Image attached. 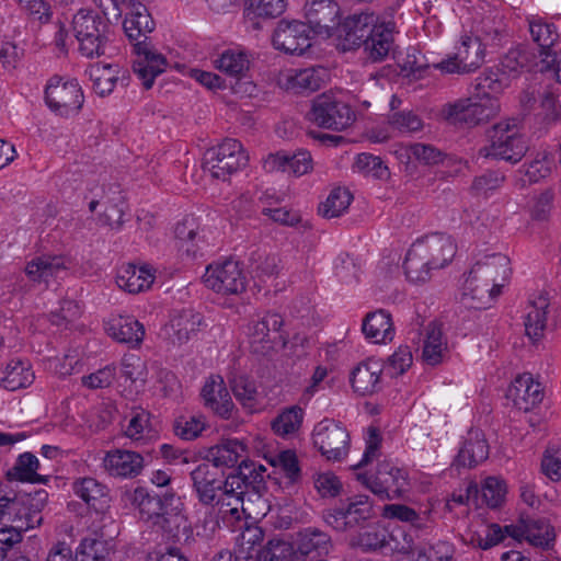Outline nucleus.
Here are the masks:
<instances>
[{
  "label": "nucleus",
  "instance_id": "nucleus-40",
  "mask_svg": "<svg viewBox=\"0 0 561 561\" xmlns=\"http://www.w3.org/2000/svg\"><path fill=\"white\" fill-rule=\"evenodd\" d=\"M393 154L400 163L407 167L416 164H436L442 160V153L432 146L415 144L412 146L398 145Z\"/></svg>",
  "mask_w": 561,
  "mask_h": 561
},
{
  "label": "nucleus",
  "instance_id": "nucleus-28",
  "mask_svg": "<svg viewBox=\"0 0 561 561\" xmlns=\"http://www.w3.org/2000/svg\"><path fill=\"white\" fill-rule=\"evenodd\" d=\"M103 467L110 476L134 478L144 468V457L133 450L113 449L105 454Z\"/></svg>",
  "mask_w": 561,
  "mask_h": 561
},
{
  "label": "nucleus",
  "instance_id": "nucleus-53",
  "mask_svg": "<svg viewBox=\"0 0 561 561\" xmlns=\"http://www.w3.org/2000/svg\"><path fill=\"white\" fill-rule=\"evenodd\" d=\"M351 192L343 187H336L330 192L324 202L319 206V213L325 218H334L343 215L352 203Z\"/></svg>",
  "mask_w": 561,
  "mask_h": 561
},
{
  "label": "nucleus",
  "instance_id": "nucleus-32",
  "mask_svg": "<svg viewBox=\"0 0 561 561\" xmlns=\"http://www.w3.org/2000/svg\"><path fill=\"white\" fill-rule=\"evenodd\" d=\"M419 242L434 271L448 266L457 252L456 243L449 236L432 234Z\"/></svg>",
  "mask_w": 561,
  "mask_h": 561
},
{
  "label": "nucleus",
  "instance_id": "nucleus-38",
  "mask_svg": "<svg viewBox=\"0 0 561 561\" xmlns=\"http://www.w3.org/2000/svg\"><path fill=\"white\" fill-rule=\"evenodd\" d=\"M13 522L16 525H7L0 528V561H3L8 552L22 541L24 533L42 524V517L38 513H32L24 519L19 518Z\"/></svg>",
  "mask_w": 561,
  "mask_h": 561
},
{
  "label": "nucleus",
  "instance_id": "nucleus-19",
  "mask_svg": "<svg viewBox=\"0 0 561 561\" xmlns=\"http://www.w3.org/2000/svg\"><path fill=\"white\" fill-rule=\"evenodd\" d=\"M168 67L165 56L154 46L146 42L135 45V59L133 69L146 89H150L158 76Z\"/></svg>",
  "mask_w": 561,
  "mask_h": 561
},
{
  "label": "nucleus",
  "instance_id": "nucleus-9",
  "mask_svg": "<svg viewBox=\"0 0 561 561\" xmlns=\"http://www.w3.org/2000/svg\"><path fill=\"white\" fill-rule=\"evenodd\" d=\"M490 146L485 156L510 162L519 161L526 152V144L520 134L518 122L507 119L496 124L490 133Z\"/></svg>",
  "mask_w": 561,
  "mask_h": 561
},
{
  "label": "nucleus",
  "instance_id": "nucleus-57",
  "mask_svg": "<svg viewBox=\"0 0 561 561\" xmlns=\"http://www.w3.org/2000/svg\"><path fill=\"white\" fill-rule=\"evenodd\" d=\"M207 427V420L203 414H187L179 416L174 422V433L184 440L197 438Z\"/></svg>",
  "mask_w": 561,
  "mask_h": 561
},
{
  "label": "nucleus",
  "instance_id": "nucleus-17",
  "mask_svg": "<svg viewBox=\"0 0 561 561\" xmlns=\"http://www.w3.org/2000/svg\"><path fill=\"white\" fill-rule=\"evenodd\" d=\"M543 396L541 383L530 373L517 375L505 393L506 400L523 412L535 410L541 403Z\"/></svg>",
  "mask_w": 561,
  "mask_h": 561
},
{
  "label": "nucleus",
  "instance_id": "nucleus-36",
  "mask_svg": "<svg viewBox=\"0 0 561 561\" xmlns=\"http://www.w3.org/2000/svg\"><path fill=\"white\" fill-rule=\"evenodd\" d=\"M207 458L210 465L220 468H233L248 459V446L240 439L231 438L211 447Z\"/></svg>",
  "mask_w": 561,
  "mask_h": 561
},
{
  "label": "nucleus",
  "instance_id": "nucleus-24",
  "mask_svg": "<svg viewBox=\"0 0 561 561\" xmlns=\"http://www.w3.org/2000/svg\"><path fill=\"white\" fill-rule=\"evenodd\" d=\"M506 534L517 541L526 540L541 548L549 547L556 539L554 529L542 520L520 519L516 524L505 526Z\"/></svg>",
  "mask_w": 561,
  "mask_h": 561
},
{
  "label": "nucleus",
  "instance_id": "nucleus-15",
  "mask_svg": "<svg viewBox=\"0 0 561 561\" xmlns=\"http://www.w3.org/2000/svg\"><path fill=\"white\" fill-rule=\"evenodd\" d=\"M358 479L376 495L381 499H394L408 490V478L404 470L390 462L378 466L375 474H359Z\"/></svg>",
  "mask_w": 561,
  "mask_h": 561
},
{
  "label": "nucleus",
  "instance_id": "nucleus-4",
  "mask_svg": "<svg viewBox=\"0 0 561 561\" xmlns=\"http://www.w3.org/2000/svg\"><path fill=\"white\" fill-rule=\"evenodd\" d=\"M44 103L55 116L72 118L82 111L85 95L78 79L54 75L45 83Z\"/></svg>",
  "mask_w": 561,
  "mask_h": 561
},
{
  "label": "nucleus",
  "instance_id": "nucleus-20",
  "mask_svg": "<svg viewBox=\"0 0 561 561\" xmlns=\"http://www.w3.org/2000/svg\"><path fill=\"white\" fill-rule=\"evenodd\" d=\"M156 277V268L148 263H124L116 268L115 284L121 290L136 295L150 290Z\"/></svg>",
  "mask_w": 561,
  "mask_h": 561
},
{
  "label": "nucleus",
  "instance_id": "nucleus-49",
  "mask_svg": "<svg viewBox=\"0 0 561 561\" xmlns=\"http://www.w3.org/2000/svg\"><path fill=\"white\" fill-rule=\"evenodd\" d=\"M66 260L61 256H41L32 260L25 266V273L31 280H48L66 270Z\"/></svg>",
  "mask_w": 561,
  "mask_h": 561
},
{
  "label": "nucleus",
  "instance_id": "nucleus-63",
  "mask_svg": "<svg viewBox=\"0 0 561 561\" xmlns=\"http://www.w3.org/2000/svg\"><path fill=\"white\" fill-rule=\"evenodd\" d=\"M530 34L535 42L542 48V55L545 51H549L548 48L553 45L558 34L552 24L546 23L541 18H531L529 20Z\"/></svg>",
  "mask_w": 561,
  "mask_h": 561
},
{
  "label": "nucleus",
  "instance_id": "nucleus-58",
  "mask_svg": "<svg viewBox=\"0 0 561 561\" xmlns=\"http://www.w3.org/2000/svg\"><path fill=\"white\" fill-rule=\"evenodd\" d=\"M181 508V499L174 494L165 495L162 501L154 497V504L145 503L138 507L140 515L148 519L160 515L178 516Z\"/></svg>",
  "mask_w": 561,
  "mask_h": 561
},
{
  "label": "nucleus",
  "instance_id": "nucleus-13",
  "mask_svg": "<svg viewBox=\"0 0 561 561\" xmlns=\"http://www.w3.org/2000/svg\"><path fill=\"white\" fill-rule=\"evenodd\" d=\"M377 18L371 13H360L348 16L344 20L339 18L332 34L325 39L343 51L353 50L359 47L367 37Z\"/></svg>",
  "mask_w": 561,
  "mask_h": 561
},
{
  "label": "nucleus",
  "instance_id": "nucleus-46",
  "mask_svg": "<svg viewBox=\"0 0 561 561\" xmlns=\"http://www.w3.org/2000/svg\"><path fill=\"white\" fill-rule=\"evenodd\" d=\"M305 419V410L298 405L283 409L271 422V428L279 437L296 435L301 428Z\"/></svg>",
  "mask_w": 561,
  "mask_h": 561
},
{
  "label": "nucleus",
  "instance_id": "nucleus-51",
  "mask_svg": "<svg viewBox=\"0 0 561 561\" xmlns=\"http://www.w3.org/2000/svg\"><path fill=\"white\" fill-rule=\"evenodd\" d=\"M231 389L237 401L249 412H257L262 409V399L253 380L245 376L236 377L231 382Z\"/></svg>",
  "mask_w": 561,
  "mask_h": 561
},
{
  "label": "nucleus",
  "instance_id": "nucleus-11",
  "mask_svg": "<svg viewBox=\"0 0 561 561\" xmlns=\"http://www.w3.org/2000/svg\"><path fill=\"white\" fill-rule=\"evenodd\" d=\"M283 319L277 313H266L248 325L247 335L252 351L264 356L284 348L286 341L280 331Z\"/></svg>",
  "mask_w": 561,
  "mask_h": 561
},
{
  "label": "nucleus",
  "instance_id": "nucleus-29",
  "mask_svg": "<svg viewBox=\"0 0 561 561\" xmlns=\"http://www.w3.org/2000/svg\"><path fill=\"white\" fill-rule=\"evenodd\" d=\"M394 24L390 21H378L374 23L365 42L364 50L374 62L383 60L393 48Z\"/></svg>",
  "mask_w": 561,
  "mask_h": 561
},
{
  "label": "nucleus",
  "instance_id": "nucleus-27",
  "mask_svg": "<svg viewBox=\"0 0 561 561\" xmlns=\"http://www.w3.org/2000/svg\"><path fill=\"white\" fill-rule=\"evenodd\" d=\"M371 515V504L368 496L357 495L350 499L347 506L328 512L325 522L336 530H344L347 526L367 519Z\"/></svg>",
  "mask_w": 561,
  "mask_h": 561
},
{
  "label": "nucleus",
  "instance_id": "nucleus-6",
  "mask_svg": "<svg viewBox=\"0 0 561 561\" xmlns=\"http://www.w3.org/2000/svg\"><path fill=\"white\" fill-rule=\"evenodd\" d=\"M307 118L319 127L341 131L351 127L356 116L342 92L329 91L313 99Z\"/></svg>",
  "mask_w": 561,
  "mask_h": 561
},
{
  "label": "nucleus",
  "instance_id": "nucleus-14",
  "mask_svg": "<svg viewBox=\"0 0 561 561\" xmlns=\"http://www.w3.org/2000/svg\"><path fill=\"white\" fill-rule=\"evenodd\" d=\"M206 287L221 295H238L245 288V276L240 264L228 260L207 266L203 276Z\"/></svg>",
  "mask_w": 561,
  "mask_h": 561
},
{
  "label": "nucleus",
  "instance_id": "nucleus-23",
  "mask_svg": "<svg viewBox=\"0 0 561 561\" xmlns=\"http://www.w3.org/2000/svg\"><path fill=\"white\" fill-rule=\"evenodd\" d=\"M550 301L546 291L534 293L528 300L524 316V327L527 337L540 342L545 337Z\"/></svg>",
  "mask_w": 561,
  "mask_h": 561
},
{
  "label": "nucleus",
  "instance_id": "nucleus-18",
  "mask_svg": "<svg viewBox=\"0 0 561 561\" xmlns=\"http://www.w3.org/2000/svg\"><path fill=\"white\" fill-rule=\"evenodd\" d=\"M302 13L313 35L321 39L332 34L341 16L340 7L334 0H306Z\"/></svg>",
  "mask_w": 561,
  "mask_h": 561
},
{
  "label": "nucleus",
  "instance_id": "nucleus-31",
  "mask_svg": "<svg viewBox=\"0 0 561 561\" xmlns=\"http://www.w3.org/2000/svg\"><path fill=\"white\" fill-rule=\"evenodd\" d=\"M122 13H124L123 27L130 39H138L154 30V22L147 7L139 1L127 0Z\"/></svg>",
  "mask_w": 561,
  "mask_h": 561
},
{
  "label": "nucleus",
  "instance_id": "nucleus-37",
  "mask_svg": "<svg viewBox=\"0 0 561 561\" xmlns=\"http://www.w3.org/2000/svg\"><path fill=\"white\" fill-rule=\"evenodd\" d=\"M35 380V373L28 360L11 359L0 368V387L16 391L30 387Z\"/></svg>",
  "mask_w": 561,
  "mask_h": 561
},
{
  "label": "nucleus",
  "instance_id": "nucleus-1",
  "mask_svg": "<svg viewBox=\"0 0 561 561\" xmlns=\"http://www.w3.org/2000/svg\"><path fill=\"white\" fill-rule=\"evenodd\" d=\"M266 469L263 465L252 460H243L238 471L232 472L222 480L218 468L209 462L197 466L191 473L193 488L198 500L204 504H211L217 500L224 518L242 522L243 517L259 519L268 512L266 501L254 494L256 501H244V490L248 484L260 482Z\"/></svg>",
  "mask_w": 561,
  "mask_h": 561
},
{
  "label": "nucleus",
  "instance_id": "nucleus-45",
  "mask_svg": "<svg viewBox=\"0 0 561 561\" xmlns=\"http://www.w3.org/2000/svg\"><path fill=\"white\" fill-rule=\"evenodd\" d=\"M265 460L286 484H294L300 479V466L295 450L285 449L276 455L265 456Z\"/></svg>",
  "mask_w": 561,
  "mask_h": 561
},
{
  "label": "nucleus",
  "instance_id": "nucleus-22",
  "mask_svg": "<svg viewBox=\"0 0 561 561\" xmlns=\"http://www.w3.org/2000/svg\"><path fill=\"white\" fill-rule=\"evenodd\" d=\"M201 398L204 407L220 417L229 419L234 409L230 392L220 375L209 376L202 389Z\"/></svg>",
  "mask_w": 561,
  "mask_h": 561
},
{
  "label": "nucleus",
  "instance_id": "nucleus-8",
  "mask_svg": "<svg viewBox=\"0 0 561 561\" xmlns=\"http://www.w3.org/2000/svg\"><path fill=\"white\" fill-rule=\"evenodd\" d=\"M485 39L465 33L455 47V53L434 64L443 73H469L477 70L484 61Z\"/></svg>",
  "mask_w": 561,
  "mask_h": 561
},
{
  "label": "nucleus",
  "instance_id": "nucleus-59",
  "mask_svg": "<svg viewBox=\"0 0 561 561\" xmlns=\"http://www.w3.org/2000/svg\"><path fill=\"white\" fill-rule=\"evenodd\" d=\"M181 508V499L174 494L165 495L162 501L154 497V504L145 503L138 507L140 515L148 519L160 515L178 516Z\"/></svg>",
  "mask_w": 561,
  "mask_h": 561
},
{
  "label": "nucleus",
  "instance_id": "nucleus-3",
  "mask_svg": "<svg viewBox=\"0 0 561 561\" xmlns=\"http://www.w3.org/2000/svg\"><path fill=\"white\" fill-rule=\"evenodd\" d=\"M510 83V75L504 70H489L477 84V92L468 99L459 100L446 108V116L455 123L478 124L493 117L500 106L497 94Z\"/></svg>",
  "mask_w": 561,
  "mask_h": 561
},
{
  "label": "nucleus",
  "instance_id": "nucleus-41",
  "mask_svg": "<svg viewBox=\"0 0 561 561\" xmlns=\"http://www.w3.org/2000/svg\"><path fill=\"white\" fill-rule=\"evenodd\" d=\"M213 65L218 71L229 77L241 78L250 68V58L243 49L232 47L218 54Z\"/></svg>",
  "mask_w": 561,
  "mask_h": 561
},
{
  "label": "nucleus",
  "instance_id": "nucleus-60",
  "mask_svg": "<svg viewBox=\"0 0 561 561\" xmlns=\"http://www.w3.org/2000/svg\"><path fill=\"white\" fill-rule=\"evenodd\" d=\"M125 434L128 438L134 440L144 438L153 439L158 436V433L151 430L150 415L145 410H136L133 412L125 428Z\"/></svg>",
  "mask_w": 561,
  "mask_h": 561
},
{
  "label": "nucleus",
  "instance_id": "nucleus-35",
  "mask_svg": "<svg viewBox=\"0 0 561 561\" xmlns=\"http://www.w3.org/2000/svg\"><path fill=\"white\" fill-rule=\"evenodd\" d=\"M179 248L186 253H194L197 248L207 244L210 232L193 216L185 217L174 228Z\"/></svg>",
  "mask_w": 561,
  "mask_h": 561
},
{
  "label": "nucleus",
  "instance_id": "nucleus-2",
  "mask_svg": "<svg viewBox=\"0 0 561 561\" xmlns=\"http://www.w3.org/2000/svg\"><path fill=\"white\" fill-rule=\"evenodd\" d=\"M511 273V261L505 254L492 253L479 259L461 282V302L478 309L490 307L507 286Z\"/></svg>",
  "mask_w": 561,
  "mask_h": 561
},
{
  "label": "nucleus",
  "instance_id": "nucleus-33",
  "mask_svg": "<svg viewBox=\"0 0 561 561\" xmlns=\"http://www.w3.org/2000/svg\"><path fill=\"white\" fill-rule=\"evenodd\" d=\"M423 124L419 116L410 112L394 113L389 121L380 127L369 131L368 137L374 142H383L397 134L419 131Z\"/></svg>",
  "mask_w": 561,
  "mask_h": 561
},
{
  "label": "nucleus",
  "instance_id": "nucleus-39",
  "mask_svg": "<svg viewBox=\"0 0 561 561\" xmlns=\"http://www.w3.org/2000/svg\"><path fill=\"white\" fill-rule=\"evenodd\" d=\"M123 73L117 64H93L88 69L94 92L104 98L110 95Z\"/></svg>",
  "mask_w": 561,
  "mask_h": 561
},
{
  "label": "nucleus",
  "instance_id": "nucleus-42",
  "mask_svg": "<svg viewBox=\"0 0 561 561\" xmlns=\"http://www.w3.org/2000/svg\"><path fill=\"white\" fill-rule=\"evenodd\" d=\"M427 262L424 250L417 240L411 245L404 259L403 268L407 278L412 283L428 280L434 268Z\"/></svg>",
  "mask_w": 561,
  "mask_h": 561
},
{
  "label": "nucleus",
  "instance_id": "nucleus-64",
  "mask_svg": "<svg viewBox=\"0 0 561 561\" xmlns=\"http://www.w3.org/2000/svg\"><path fill=\"white\" fill-rule=\"evenodd\" d=\"M81 383L88 389H102L113 385L117 386L116 366L107 365L95 371L84 375L81 378Z\"/></svg>",
  "mask_w": 561,
  "mask_h": 561
},
{
  "label": "nucleus",
  "instance_id": "nucleus-10",
  "mask_svg": "<svg viewBox=\"0 0 561 561\" xmlns=\"http://www.w3.org/2000/svg\"><path fill=\"white\" fill-rule=\"evenodd\" d=\"M313 447L329 461L342 460L350 450V434L339 422L324 419L318 422L311 433Z\"/></svg>",
  "mask_w": 561,
  "mask_h": 561
},
{
  "label": "nucleus",
  "instance_id": "nucleus-44",
  "mask_svg": "<svg viewBox=\"0 0 561 561\" xmlns=\"http://www.w3.org/2000/svg\"><path fill=\"white\" fill-rule=\"evenodd\" d=\"M287 9V0H245L244 16L255 27H260L259 20L275 19Z\"/></svg>",
  "mask_w": 561,
  "mask_h": 561
},
{
  "label": "nucleus",
  "instance_id": "nucleus-34",
  "mask_svg": "<svg viewBox=\"0 0 561 561\" xmlns=\"http://www.w3.org/2000/svg\"><path fill=\"white\" fill-rule=\"evenodd\" d=\"M489 457V445L484 434L479 430H471L465 438L454 466L473 468Z\"/></svg>",
  "mask_w": 561,
  "mask_h": 561
},
{
  "label": "nucleus",
  "instance_id": "nucleus-26",
  "mask_svg": "<svg viewBox=\"0 0 561 561\" xmlns=\"http://www.w3.org/2000/svg\"><path fill=\"white\" fill-rule=\"evenodd\" d=\"M117 389L125 396L139 393L146 381V364L137 355H125L116 369Z\"/></svg>",
  "mask_w": 561,
  "mask_h": 561
},
{
  "label": "nucleus",
  "instance_id": "nucleus-48",
  "mask_svg": "<svg viewBox=\"0 0 561 561\" xmlns=\"http://www.w3.org/2000/svg\"><path fill=\"white\" fill-rule=\"evenodd\" d=\"M504 534H506L505 528L502 529L496 524L477 522L470 526L466 536L472 546L489 549L501 542L504 539Z\"/></svg>",
  "mask_w": 561,
  "mask_h": 561
},
{
  "label": "nucleus",
  "instance_id": "nucleus-43",
  "mask_svg": "<svg viewBox=\"0 0 561 561\" xmlns=\"http://www.w3.org/2000/svg\"><path fill=\"white\" fill-rule=\"evenodd\" d=\"M73 492L94 510L107 507L110 499L107 489L93 478H82L73 483Z\"/></svg>",
  "mask_w": 561,
  "mask_h": 561
},
{
  "label": "nucleus",
  "instance_id": "nucleus-47",
  "mask_svg": "<svg viewBox=\"0 0 561 561\" xmlns=\"http://www.w3.org/2000/svg\"><path fill=\"white\" fill-rule=\"evenodd\" d=\"M448 352V343L437 324H430L423 344V359L432 366L443 362Z\"/></svg>",
  "mask_w": 561,
  "mask_h": 561
},
{
  "label": "nucleus",
  "instance_id": "nucleus-54",
  "mask_svg": "<svg viewBox=\"0 0 561 561\" xmlns=\"http://www.w3.org/2000/svg\"><path fill=\"white\" fill-rule=\"evenodd\" d=\"M554 167L551 151L540 149L525 168V182L535 183L548 176Z\"/></svg>",
  "mask_w": 561,
  "mask_h": 561
},
{
  "label": "nucleus",
  "instance_id": "nucleus-25",
  "mask_svg": "<svg viewBox=\"0 0 561 561\" xmlns=\"http://www.w3.org/2000/svg\"><path fill=\"white\" fill-rule=\"evenodd\" d=\"M362 333L370 344L386 345L396 335V327L391 313L385 309L368 312L362 321Z\"/></svg>",
  "mask_w": 561,
  "mask_h": 561
},
{
  "label": "nucleus",
  "instance_id": "nucleus-7",
  "mask_svg": "<svg viewBox=\"0 0 561 561\" xmlns=\"http://www.w3.org/2000/svg\"><path fill=\"white\" fill-rule=\"evenodd\" d=\"M249 154L237 139H225L209 148L204 156V169L213 178L227 180L233 173L244 169Z\"/></svg>",
  "mask_w": 561,
  "mask_h": 561
},
{
  "label": "nucleus",
  "instance_id": "nucleus-30",
  "mask_svg": "<svg viewBox=\"0 0 561 561\" xmlns=\"http://www.w3.org/2000/svg\"><path fill=\"white\" fill-rule=\"evenodd\" d=\"M104 329L110 337L130 346H138L145 336L144 325L133 316H111L104 322Z\"/></svg>",
  "mask_w": 561,
  "mask_h": 561
},
{
  "label": "nucleus",
  "instance_id": "nucleus-12",
  "mask_svg": "<svg viewBox=\"0 0 561 561\" xmlns=\"http://www.w3.org/2000/svg\"><path fill=\"white\" fill-rule=\"evenodd\" d=\"M311 26L299 20H280L272 34L275 49L289 55H302L312 45Z\"/></svg>",
  "mask_w": 561,
  "mask_h": 561
},
{
  "label": "nucleus",
  "instance_id": "nucleus-52",
  "mask_svg": "<svg viewBox=\"0 0 561 561\" xmlns=\"http://www.w3.org/2000/svg\"><path fill=\"white\" fill-rule=\"evenodd\" d=\"M41 468L38 458L32 453H23L16 459L13 467V477L21 482L46 484L47 476L38 473Z\"/></svg>",
  "mask_w": 561,
  "mask_h": 561
},
{
  "label": "nucleus",
  "instance_id": "nucleus-21",
  "mask_svg": "<svg viewBox=\"0 0 561 561\" xmlns=\"http://www.w3.org/2000/svg\"><path fill=\"white\" fill-rule=\"evenodd\" d=\"M328 77V70L322 67L287 68L278 73L277 84L291 93L311 92L319 89Z\"/></svg>",
  "mask_w": 561,
  "mask_h": 561
},
{
  "label": "nucleus",
  "instance_id": "nucleus-16",
  "mask_svg": "<svg viewBox=\"0 0 561 561\" xmlns=\"http://www.w3.org/2000/svg\"><path fill=\"white\" fill-rule=\"evenodd\" d=\"M385 363L376 357H368L348 373L352 391L359 397H370L380 392L385 387Z\"/></svg>",
  "mask_w": 561,
  "mask_h": 561
},
{
  "label": "nucleus",
  "instance_id": "nucleus-56",
  "mask_svg": "<svg viewBox=\"0 0 561 561\" xmlns=\"http://www.w3.org/2000/svg\"><path fill=\"white\" fill-rule=\"evenodd\" d=\"M353 171L378 180H387L390 175L389 168L383 161L369 153H359L353 163Z\"/></svg>",
  "mask_w": 561,
  "mask_h": 561
},
{
  "label": "nucleus",
  "instance_id": "nucleus-55",
  "mask_svg": "<svg viewBox=\"0 0 561 561\" xmlns=\"http://www.w3.org/2000/svg\"><path fill=\"white\" fill-rule=\"evenodd\" d=\"M480 492L483 502L489 507L495 508L505 502L508 486L503 478L491 476L481 482Z\"/></svg>",
  "mask_w": 561,
  "mask_h": 561
},
{
  "label": "nucleus",
  "instance_id": "nucleus-62",
  "mask_svg": "<svg viewBox=\"0 0 561 561\" xmlns=\"http://www.w3.org/2000/svg\"><path fill=\"white\" fill-rule=\"evenodd\" d=\"M413 364V355L411 347L408 345H400L398 348L387 358L385 368L388 375L391 377H399L405 374Z\"/></svg>",
  "mask_w": 561,
  "mask_h": 561
},
{
  "label": "nucleus",
  "instance_id": "nucleus-5",
  "mask_svg": "<svg viewBox=\"0 0 561 561\" xmlns=\"http://www.w3.org/2000/svg\"><path fill=\"white\" fill-rule=\"evenodd\" d=\"M71 32L84 57L96 58L105 53L108 24L96 10L84 8L77 11L71 21Z\"/></svg>",
  "mask_w": 561,
  "mask_h": 561
},
{
  "label": "nucleus",
  "instance_id": "nucleus-61",
  "mask_svg": "<svg viewBox=\"0 0 561 561\" xmlns=\"http://www.w3.org/2000/svg\"><path fill=\"white\" fill-rule=\"evenodd\" d=\"M387 530L379 525L360 529L358 536L352 539V545L364 550H375L383 547L387 541Z\"/></svg>",
  "mask_w": 561,
  "mask_h": 561
},
{
  "label": "nucleus",
  "instance_id": "nucleus-50",
  "mask_svg": "<svg viewBox=\"0 0 561 561\" xmlns=\"http://www.w3.org/2000/svg\"><path fill=\"white\" fill-rule=\"evenodd\" d=\"M115 545L100 537H87L78 546L79 561H112Z\"/></svg>",
  "mask_w": 561,
  "mask_h": 561
}]
</instances>
